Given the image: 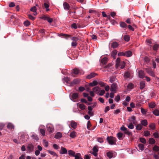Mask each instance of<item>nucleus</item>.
<instances>
[{
    "label": "nucleus",
    "instance_id": "nucleus-1",
    "mask_svg": "<svg viewBox=\"0 0 159 159\" xmlns=\"http://www.w3.org/2000/svg\"><path fill=\"white\" fill-rule=\"evenodd\" d=\"M125 63L124 61H120V59L117 58L116 60V67L117 69H122L125 67Z\"/></svg>",
    "mask_w": 159,
    "mask_h": 159
},
{
    "label": "nucleus",
    "instance_id": "nucleus-2",
    "mask_svg": "<svg viewBox=\"0 0 159 159\" xmlns=\"http://www.w3.org/2000/svg\"><path fill=\"white\" fill-rule=\"evenodd\" d=\"M28 137L29 136L27 134L24 133L22 134L20 138V142L23 143L27 141L28 140Z\"/></svg>",
    "mask_w": 159,
    "mask_h": 159
},
{
    "label": "nucleus",
    "instance_id": "nucleus-3",
    "mask_svg": "<svg viewBox=\"0 0 159 159\" xmlns=\"http://www.w3.org/2000/svg\"><path fill=\"white\" fill-rule=\"evenodd\" d=\"M108 143L111 145L116 144V138L112 137H108L107 139Z\"/></svg>",
    "mask_w": 159,
    "mask_h": 159
},
{
    "label": "nucleus",
    "instance_id": "nucleus-4",
    "mask_svg": "<svg viewBox=\"0 0 159 159\" xmlns=\"http://www.w3.org/2000/svg\"><path fill=\"white\" fill-rule=\"evenodd\" d=\"M67 124L68 125V126L70 128V126L71 128L74 129H75L77 127V123H76L75 121L73 120H71L70 121H68L67 122Z\"/></svg>",
    "mask_w": 159,
    "mask_h": 159
},
{
    "label": "nucleus",
    "instance_id": "nucleus-5",
    "mask_svg": "<svg viewBox=\"0 0 159 159\" xmlns=\"http://www.w3.org/2000/svg\"><path fill=\"white\" fill-rule=\"evenodd\" d=\"M116 153L115 152L109 151L107 153V156L109 158L111 159L115 157Z\"/></svg>",
    "mask_w": 159,
    "mask_h": 159
},
{
    "label": "nucleus",
    "instance_id": "nucleus-6",
    "mask_svg": "<svg viewBox=\"0 0 159 159\" xmlns=\"http://www.w3.org/2000/svg\"><path fill=\"white\" fill-rule=\"evenodd\" d=\"M73 72L75 74H78L80 75H82L84 74V72L83 70L77 68H75L73 69Z\"/></svg>",
    "mask_w": 159,
    "mask_h": 159
},
{
    "label": "nucleus",
    "instance_id": "nucleus-7",
    "mask_svg": "<svg viewBox=\"0 0 159 159\" xmlns=\"http://www.w3.org/2000/svg\"><path fill=\"white\" fill-rule=\"evenodd\" d=\"M146 72L148 73L150 76L155 77V76L154 73L152 70L150 68H147L145 69Z\"/></svg>",
    "mask_w": 159,
    "mask_h": 159
},
{
    "label": "nucleus",
    "instance_id": "nucleus-8",
    "mask_svg": "<svg viewBox=\"0 0 159 159\" xmlns=\"http://www.w3.org/2000/svg\"><path fill=\"white\" fill-rule=\"evenodd\" d=\"M47 129L49 132H52L54 130L53 126L51 124H48L47 125Z\"/></svg>",
    "mask_w": 159,
    "mask_h": 159
},
{
    "label": "nucleus",
    "instance_id": "nucleus-9",
    "mask_svg": "<svg viewBox=\"0 0 159 159\" xmlns=\"http://www.w3.org/2000/svg\"><path fill=\"white\" fill-rule=\"evenodd\" d=\"M117 84L116 83H113L111 86V91L112 92H115L117 89Z\"/></svg>",
    "mask_w": 159,
    "mask_h": 159
},
{
    "label": "nucleus",
    "instance_id": "nucleus-10",
    "mask_svg": "<svg viewBox=\"0 0 159 159\" xmlns=\"http://www.w3.org/2000/svg\"><path fill=\"white\" fill-rule=\"evenodd\" d=\"M60 153L61 154H67V151L65 148L61 147V151Z\"/></svg>",
    "mask_w": 159,
    "mask_h": 159
},
{
    "label": "nucleus",
    "instance_id": "nucleus-11",
    "mask_svg": "<svg viewBox=\"0 0 159 159\" xmlns=\"http://www.w3.org/2000/svg\"><path fill=\"white\" fill-rule=\"evenodd\" d=\"M138 75L140 78H143L145 76L144 71L142 70H139L138 72Z\"/></svg>",
    "mask_w": 159,
    "mask_h": 159
},
{
    "label": "nucleus",
    "instance_id": "nucleus-12",
    "mask_svg": "<svg viewBox=\"0 0 159 159\" xmlns=\"http://www.w3.org/2000/svg\"><path fill=\"white\" fill-rule=\"evenodd\" d=\"M96 75H97V74L96 73L94 72H92L87 75V78L89 79H91L95 77Z\"/></svg>",
    "mask_w": 159,
    "mask_h": 159
},
{
    "label": "nucleus",
    "instance_id": "nucleus-13",
    "mask_svg": "<svg viewBox=\"0 0 159 159\" xmlns=\"http://www.w3.org/2000/svg\"><path fill=\"white\" fill-rule=\"evenodd\" d=\"M78 97V94L77 93H73L70 99L73 101L75 102L74 100L76 99Z\"/></svg>",
    "mask_w": 159,
    "mask_h": 159
},
{
    "label": "nucleus",
    "instance_id": "nucleus-14",
    "mask_svg": "<svg viewBox=\"0 0 159 159\" xmlns=\"http://www.w3.org/2000/svg\"><path fill=\"white\" fill-rule=\"evenodd\" d=\"M62 136V133L60 132H57L54 136V138L56 139H59L61 138Z\"/></svg>",
    "mask_w": 159,
    "mask_h": 159
},
{
    "label": "nucleus",
    "instance_id": "nucleus-15",
    "mask_svg": "<svg viewBox=\"0 0 159 159\" xmlns=\"http://www.w3.org/2000/svg\"><path fill=\"white\" fill-rule=\"evenodd\" d=\"M117 53V51L115 49L112 51L111 56L114 59H116V56Z\"/></svg>",
    "mask_w": 159,
    "mask_h": 159
},
{
    "label": "nucleus",
    "instance_id": "nucleus-16",
    "mask_svg": "<svg viewBox=\"0 0 159 159\" xmlns=\"http://www.w3.org/2000/svg\"><path fill=\"white\" fill-rule=\"evenodd\" d=\"M140 124L142 125V126H146L148 125V122L146 120L144 119L141 121Z\"/></svg>",
    "mask_w": 159,
    "mask_h": 159
},
{
    "label": "nucleus",
    "instance_id": "nucleus-17",
    "mask_svg": "<svg viewBox=\"0 0 159 159\" xmlns=\"http://www.w3.org/2000/svg\"><path fill=\"white\" fill-rule=\"evenodd\" d=\"M140 88L141 89H143L145 87V82L144 81H142L140 83Z\"/></svg>",
    "mask_w": 159,
    "mask_h": 159
},
{
    "label": "nucleus",
    "instance_id": "nucleus-18",
    "mask_svg": "<svg viewBox=\"0 0 159 159\" xmlns=\"http://www.w3.org/2000/svg\"><path fill=\"white\" fill-rule=\"evenodd\" d=\"M118 46V43L116 42H113L111 43V47L114 48H117Z\"/></svg>",
    "mask_w": 159,
    "mask_h": 159
},
{
    "label": "nucleus",
    "instance_id": "nucleus-19",
    "mask_svg": "<svg viewBox=\"0 0 159 159\" xmlns=\"http://www.w3.org/2000/svg\"><path fill=\"white\" fill-rule=\"evenodd\" d=\"M30 11L34 12L33 15L34 16L36 15L37 14L36 12L37 9L35 6H34L31 7L30 9Z\"/></svg>",
    "mask_w": 159,
    "mask_h": 159
},
{
    "label": "nucleus",
    "instance_id": "nucleus-20",
    "mask_svg": "<svg viewBox=\"0 0 159 159\" xmlns=\"http://www.w3.org/2000/svg\"><path fill=\"white\" fill-rule=\"evenodd\" d=\"M33 148L34 146L33 145L30 144H28L27 147V149L28 151L30 152H31L33 150Z\"/></svg>",
    "mask_w": 159,
    "mask_h": 159
},
{
    "label": "nucleus",
    "instance_id": "nucleus-21",
    "mask_svg": "<svg viewBox=\"0 0 159 159\" xmlns=\"http://www.w3.org/2000/svg\"><path fill=\"white\" fill-rule=\"evenodd\" d=\"M93 92L98 93L100 90V88L99 87L97 86L93 89Z\"/></svg>",
    "mask_w": 159,
    "mask_h": 159
},
{
    "label": "nucleus",
    "instance_id": "nucleus-22",
    "mask_svg": "<svg viewBox=\"0 0 159 159\" xmlns=\"http://www.w3.org/2000/svg\"><path fill=\"white\" fill-rule=\"evenodd\" d=\"M64 9L66 10H68L69 9L70 6L68 3L64 2L63 4Z\"/></svg>",
    "mask_w": 159,
    "mask_h": 159
},
{
    "label": "nucleus",
    "instance_id": "nucleus-23",
    "mask_svg": "<svg viewBox=\"0 0 159 159\" xmlns=\"http://www.w3.org/2000/svg\"><path fill=\"white\" fill-rule=\"evenodd\" d=\"M80 82V80L79 79H76L74 80L71 82L72 84H79Z\"/></svg>",
    "mask_w": 159,
    "mask_h": 159
},
{
    "label": "nucleus",
    "instance_id": "nucleus-24",
    "mask_svg": "<svg viewBox=\"0 0 159 159\" xmlns=\"http://www.w3.org/2000/svg\"><path fill=\"white\" fill-rule=\"evenodd\" d=\"M76 133L75 131H73L70 133V137L72 139L74 138L76 136Z\"/></svg>",
    "mask_w": 159,
    "mask_h": 159
},
{
    "label": "nucleus",
    "instance_id": "nucleus-25",
    "mask_svg": "<svg viewBox=\"0 0 159 159\" xmlns=\"http://www.w3.org/2000/svg\"><path fill=\"white\" fill-rule=\"evenodd\" d=\"M143 127L142 125L140 123L137 124L136 126V130H141Z\"/></svg>",
    "mask_w": 159,
    "mask_h": 159
},
{
    "label": "nucleus",
    "instance_id": "nucleus-26",
    "mask_svg": "<svg viewBox=\"0 0 159 159\" xmlns=\"http://www.w3.org/2000/svg\"><path fill=\"white\" fill-rule=\"evenodd\" d=\"M98 84V82L96 80H94L93 82L90 83L89 84V85L90 86L93 87V86H96Z\"/></svg>",
    "mask_w": 159,
    "mask_h": 159
},
{
    "label": "nucleus",
    "instance_id": "nucleus-27",
    "mask_svg": "<svg viewBox=\"0 0 159 159\" xmlns=\"http://www.w3.org/2000/svg\"><path fill=\"white\" fill-rule=\"evenodd\" d=\"M120 26L122 28H126L127 27V25L124 22H121L120 23Z\"/></svg>",
    "mask_w": 159,
    "mask_h": 159
},
{
    "label": "nucleus",
    "instance_id": "nucleus-28",
    "mask_svg": "<svg viewBox=\"0 0 159 159\" xmlns=\"http://www.w3.org/2000/svg\"><path fill=\"white\" fill-rule=\"evenodd\" d=\"M139 149L141 151H142L144 149V145L143 144L141 143H139L138 145Z\"/></svg>",
    "mask_w": 159,
    "mask_h": 159
},
{
    "label": "nucleus",
    "instance_id": "nucleus-29",
    "mask_svg": "<svg viewBox=\"0 0 159 159\" xmlns=\"http://www.w3.org/2000/svg\"><path fill=\"white\" fill-rule=\"evenodd\" d=\"M125 56L130 57L132 55V52L130 51H127L125 52Z\"/></svg>",
    "mask_w": 159,
    "mask_h": 159
},
{
    "label": "nucleus",
    "instance_id": "nucleus-30",
    "mask_svg": "<svg viewBox=\"0 0 159 159\" xmlns=\"http://www.w3.org/2000/svg\"><path fill=\"white\" fill-rule=\"evenodd\" d=\"M75 152L71 150H69L68 151V154L69 156L74 157L75 155Z\"/></svg>",
    "mask_w": 159,
    "mask_h": 159
},
{
    "label": "nucleus",
    "instance_id": "nucleus-31",
    "mask_svg": "<svg viewBox=\"0 0 159 159\" xmlns=\"http://www.w3.org/2000/svg\"><path fill=\"white\" fill-rule=\"evenodd\" d=\"M74 157H75V159H83L81 157V154L79 153H76Z\"/></svg>",
    "mask_w": 159,
    "mask_h": 159
},
{
    "label": "nucleus",
    "instance_id": "nucleus-32",
    "mask_svg": "<svg viewBox=\"0 0 159 159\" xmlns=\"http://www.w3.org/2000/svg\"><path fill=\"white\" fill-rule=\"evenodd\" d=\"M31 137L33 139L36 141H38L39 139L38 136L36 134H32L31 135Z\"/></svg>",
    "mask_w": 159,
    "mask_h": 159
},
{
    "label": "nucleus",
    "instance_id": "nucleus-33",
    "mask_svg": "<svg viewBox=\"0 0 159 159\" xmlns=\"http://www.w3.org/2000/svg\"><path fill=\"white\" fill-rule=\"evenodd\" d=\"M155 140L153 138H150L149 139V143L150 144H153L155 143Z\"/></svg>",
    "mask_w": 159,
    "mask_h": 159
},
{
    "label": "nucleus",
    "instance_id": "nucleus-34",
    "mask_svg": "<svg viewBox=\"0 0 159 159\" xmlns=\"http://www.w3.org/2000/svg\"><path fill=\"white\" fill-rule=\"evenodd\" d=\"M134 86L133 84L132 83H130L128 84L127 87L128 89L130 90L134 88Z\"/></svg>",
    "mask_w": 159,
    "mask_h": 159
},
{
    "label": "nucleus",
    "instance_id": "nucleus-35",
    "mask_svg": "<svg viewBox=\"0 0 159 159\" xmlns=\"http://www.w3.org/2000/svg\"><path fill=\"white\" fill-rule=\"evenodd\" d=\"M152 113L154 115L156 116H159V110L157 109H155L153 111Z\"/></svg>",
    "mask_w": 159,
    "mask_h": 159
},
{
    "label": "nucleus",
    "instance_id": "nucleus-36",
    "mask_svg": "<svg viewBox=\"0 0 159 159\" xmlns=\"http://www.w3.org/2000/svg\"><path fill=\"white\" fill-rule=\"evenodd\" d=\"M107 58L106 57H104L101 60V62L102 64H106L107 62Z\"/></svg>",
    "mask_w": 159,
    "mask_h": 159
},
{
    "label": "nucleus",
    "instance_id": "nucleus-37",
    "mask_svg": "<svg viewBox=\"0 0 159 159\" xmlns=\"http://www.w3.org/2000/svg\"><path fill=\"white\" fill-rule=\"evenodd\" d=\"M7 127L10 129H13L14 128V125L11 123H8L7 125Z\"/></svg>",
    "mask_w": 159,
    "mask_h": 159
},
{
    "label": "nucleus",
    "instance_id": "nucleus-38",
    "mask_svg": "<svg viewBox=\"0 0 159 159\" xmlns=\"http://www.w3.org/2000/svg\"><path fill=\"white\" fill-rule=\"evenodd\" d=\"M44 19L45 20H47L49 23H52L53 21L52 19L48 17H45L44 18Z\"/></svg>",
    "mask_w": 159,
    "mask_h": 159
},
{
    "label": "nucleus",
    "instance_id": "nucleus-39",
    "mask_svg": "<svg viewBox=\"0 0 159 159\" xmlns=\"http://www.w3.org/2000/svg\"><path fill=\"white\" fill-rule=\"evenodd\" d=\"M153 150L155 152H158L159 151V147L157 145H154L152 148Z\"/></svg>",
    "mask_w": 159,
    "mask_h": 159
},
{
    "label": "nucleus",
    "instance_id": "nucleus-40",
    "mask_svg": "<svg viewBox=\"0 0 159 159\" xmlns=\"http://www.w3.org/2000/svg\"><path fill=\"white\" fill-rule=\"evenodd\" d=\"M48 152L50 153V154L54 156H57V154L54 151H51V150H48Z\"/></svg>",
    "mask_w": 159,
    "mask_h": 159
},
{
    "label": "nucleus",
    "instance_id": "nucleus-41",
    "mask_svg": "<svg viewBox=\"0 0 159 159\" xmlns=\"http://www.w3.org/2000/svg\"><path fill=\"white\" fill-rule=\"evenodd\" d=\"M124 39L126 41L128 42L129 40L130 37L129 35H125L124 37Z\"/></svg>",
    "mask_w": 159,
    "mask_h": 159
},
{
    "label": "nucleus",
    "instance_id": "nucleus-42",
    "mask_svg": "<svg viewBox=\"0 0 159 159\" xmlns=\"http://www.w3.org/2000/svg\"><path fill=\"white\" fill-rule=\"evenodd\" d=\"M79 107L82 110H84L85 109V106L83 104H80L79 105Z\"/></svg>",
    "mask_w": 159,
    "mask_h": 159
},
{
    "label": "nucleus",
    "instance_id": "nucleus-43",
    "mask_svg": "<svg viewBox=\"0 0 159 159\" xmlns=\"http://www.w3.org/2000/svg\"><path fill=\"white\" fill-rule=\"evenodd\" d=\"M149 126L152 129H154L155 128V124L153 123H151L149 125Z\"/></svg>",
    "mask_w": 159,
    "mask_h": 159
},
{
    "label": "nucleus",
    "instance_id": "nucleus-44",
    "mask_svg": "<svg viewBox=\"0 0 159 159\" xmlns=\"http://www.w3.org/2000/svg\"><path fill=\"white\" fill-rule=\"evenodd\" d=\"M44 6L45 8L46 9V11H48L49 10V6L48 4L45 3H44Z\"/></svg>",
    "mask_w": 159,
    "mask_h": 159
},
{
    "label": "nucleus",
    "instance_id": "nucleus-45",
    "mask_svg": "<svg viewBox=\"0 0 159 159\" xmlns=\"http://www.w3.org/2000/svg\"><path fill=\"white\" fill-rule=\"evenodd\" d=\"M122 136L123 134L119 132L117 134V137L120 140L122 139Z\"/></svg>",
    "mask_w": 159,
    "mask_h": 159
},
{
    "label": "nucleus",
    "instance_id": "nucleus-46",
    "mask_svg": "<svg viewBox=\"0 0 159 159\" xmlns=\"http://www.w3.org/2000/svg\"><path fill=\"white\" fill-rule=\"evenodd\" d=\"M130 74L129 73L127 72L125 73L124 76L125 77H126V78H129L130 77Z\"/></svg>",
    "mask_w": 159,
    "mask_h": 159
},
{
    "label": "nucleus",
    "instance_id": "nucleus-47",
    "mask_svg": "<svg viewBox=\"0 0 159 159\" xmlns=\"http://www.w3.org/2000/svg\"><path fill=\"white\" fill-rule=\"evenodd\" d=\"M156 105L154 102H151L149 104V107L150 108H153L155 107Z\"/></svg>",
    "mask_w": 159,
    "mask_h": 159
},
{
    "label": "nucleus",
    "instance_id": "nucleus-48",
    "mask_svg": "<svg viewBox=\"0 0 159 159\" xmlns=\"http://www.w3.org/2000/svg\"><path fill=\"white\" fill-rule=\"evenodd\" d=\"M40 132L41 134H42V135L43 136H44L45 135V130L44 129H40Z\"/></svg>",
    "mask_w": 159,
    "mask_h": 159
},
{
    "label": "nucleus",
    "instance_id": "nucleus-49",
    "mask_svg": "<svg viewBox=\"0 0 159 159\" xmlns=\"http://www.w3.org/2000/svg\"><path fill=\"white\" fill-rule=\"evenodd\" d=\"M150 135V132L148 130H146L144 131V135L145 136H148Z\"/></svg>",
    "mask_w": 159,
    "mask_h": 159
},
{
    "label": "nucleus",
    "instance_id": "nucleus-50",
    "mask_svg": "<svg viewBox=\"0 0 159 159\" xmlns=\"http://www.w3.org/2000/svg\"><path fill=\"white\" fill-rule=\"evenodd\" d=\"M140 141L141 142L145 144L146 143V141L144 138H140Z\"/></svg>",
    "mask_w": 159,
    "mask_h": 159
},
{
    "label": "nucleus",
    "instance_id": "nucleus-51",
    "mask_svg": "<svg viewBox=\"0 0 159 159\" xmlns=\"http://www.w3.org/2000/svg\"><path fill=\"white\" fill-rule=\"evenodd\" d=\"M72 40L73 41L76 42L79 40V38L78 37H73L71 38Z\"/></svg>",
    "mask_w": 159,
    "mask_h": 159
},
{
    "label": "nucleus",
    "instance_id": "nucleus-52",
    "mask_svg": "<svg viewBox=\"0 0 159 159\" xmlns=\"http://www.w3.org/2000/svg\"><path fill=\"white\" fill-rule=\"evenodd\" d=\"M154 137L156 139L159 138V134L157 132H155L153 134Z\"/></svg>",
    "mask_w": 159,
    "mask_h": 159
},
{
    "label": "nucleus",
    "instance_id": "nucleus-53",
    "mask_svg": "<svg viewBox=\"0 0 159 159\" xmlns=\"http://www.w3.org/2000/svg\"><path fill=\"white\" fill-rule=\"evenodd\" d=\"M120 99V96L119 95L115 96V100L117 102H118Z\"/></svg>",
    "mask_w": 159,
    "mask_h": 159
},
{
    "label": "nucleus",
    "instance_id": "nucleus-54",
    "mask_svg": "<svg viewBox=\"0 0 159 159\" xmlns=\"http://www.w3.org/2000/svg\"><path fill=\"white\" fill-rule=\"evenodd\" d=\"M24 25L28 26L30 25V22L28 20H25L24 23Z\"/></svg>",
    "mask_w": 159,
    "mask_h": 159
},
{
    "label": "nucleus",
    "instance_id": "nucleus-55",
    "mask_svg": "<svg viewBox=\"0 0 159 159\" xmlns=\"http://www.w3.org/2000/svg\"><path fill=\"white\" fill-rule=\"evenodd\" d=\"M141 111L143 115H145L147 111L142 107L141 108Z\"/></svg>",
    "mask_w": 159,
    "mask_h": 159
},
{
    "label": "nucleus",
    "instance_id": "nucleus-56",
    "mask_svg": "<svg viewBox=\"0 0 159 159\" xmlns=\"http://www.w3.org/2000/svg\"><path fill=\"white\" fill-rule=\"evenodd\" d=\"M98 84H99L102 87H103L105 85L106 83H105L104 82L101 81H99L98 82Z\"/></svg>",
    "mask_w": 159,
    "mask_h": 159
},
{
    "label": "nucleus",
    "instance_id": "nucleus-57",
    "mask_svg": "<svg viewBox=\"0 0 159 159\" xmlns=\"http://www.w3.org/2000/svg\"><path fill=\"white\" fill-rule=\"evenodd\" d=\"M128 127L129 129H133L134 128V126L132 123H130L129 124L128 126Z\"/></svg>",
    "mask_w": 159,
    "mask_h": 159
},
{
    "label": "nucleus",
    "instance_id": "nucleus-58",
    "mask_svg": "<svg viewBox=\"0 0 159 159\" xmlns=\"http://www.w3.org/2000/svg\"><path fill=\"white\" fill-rule=\"evenodd\" d=\"M131 133V132H130V131L127 129L126 130L124 131V134H128V135H129Z\"/></svg>",
    "mask_w": 159,
    "mask_h": 159
},
{
    "label": "nucleus",
    "instance_id": "nucleus-59",
    "mask_svg": "<svg viewBox=\"0 0 159 159\" xmlns=\"http://www.w3.org/2000/svg\"><path fill=\"white\" fill-rule=\"evenodd\" d=\"M91 126V123L89 121H88L87 122V128L89 130H90V126Z\"/></svg>",
    "mask_w": 159,
    "mask_h": 159
},
{
    "label": "nucleus",
    "instance_id": "nucleus-60",
    "mask_svg": "<svg viewBox=\"0 0 159 159\" xmlns=\"http://www.w3.org/2000/svg\"><path fill=\"white\" fill-rule=\"evenodd\" d=\"M116 79L115 77H112L110 78V82L111 83H112L114 81H116Z\"/></svg>",
    "mask_w": 159,
    "mask_h": 159
},
{
    "label": "nucleus",
    "instance_id": "nucleus-61",
    "mask_svg": "<svg viewBox=\"0 0 159 159\" xmlns=\"http://www.w3.org/2000/svg\"><path fill=\"white\" fill-rule=\"evenodd\" d=\"M77 43H76V42L75 41H73L71 43V46L75 47H76V46L77 45Z\"/></svg>",
    "mask_w": 159,
    "mask_h": 159
},
{
    "label": "nucleus",
    "instance_id": "nucleus-62",
    "mask_svg": "<svg viewBox=\"0 0 159 159\" xmlns=\"http://www.w3.org/2000/svg\"><path fill=\"white\" fill-rule=\"evenodd\" d=\"M110 110V107L109 106L106 107L104 109V111L105 113H106Z\"/></svg>",
    "mask_w": 159,
    "mask_h": 159
},
{
    "label": "nucleus",
    "instance_id": "nucleus-63",
    "mask_svg": "<svg viewBox=\"0 0 159 159\" xmlns=\"http://www.w3.org/2000/svg\"><path fill=\"white\" fill-rule=\"evenodd\" d=\"M120 110L119 109H118L117 110H116L114 111V113L115 114L117 115L119 113H120Z\"/></svg>",
    "mask_w": 159,
    "mask_h": 159
},
{
    "label": "nucleus",
    "instance_id": "nucleus-64",
    "mask_svg": "<svg viewBox=\"0 0 159 159\" xmlns=\"http://www.w3.org/2000/svg\"><path fill=\"white\" fill-rule=\"evenodd\" d=\"M64 80L66 83H69L70 81V79L67 77H65L64 78Z\"/></svg>",
    "mask_w": 159,
    "mask_h": 159
}]
</instances>
